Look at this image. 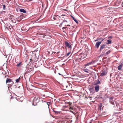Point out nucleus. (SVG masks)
I'll return each instance as SVG.
<instances>
[{"label": "nucleus", "mask_w": 123, "mask_h": 123, "mask_svg": "<svg viewBox=\"0 0 123 123\" xmlns=\"http://www.w3.org/2000/svg\"><path fill=\"white\" fill-rule=\"evenodd\" d=\"M85 71V72H87L86 71V70Z\"/></svg>", "instance_id": "obj_46"}, {"label": "nucleus", "mask_w": 123, "mask_h": 123, "mask_svg": "<svg viewBox=\"0 0 123 123\" xmlns=\"http://www.w3.org/2000/svg\"><path fill=\"white\" fill-rule=\"evenodd\" d=\"M113 97L109 98V102L111 104L113 105L114 104V101L113 99Z\"/></svg>", "instance_id": "obj_5"}, {"label": "nucleus", "mask_w": 123, "mask_h": 123, "mask_svg": "<svg viewBox=\"0 0 123 123\" xmlns=\"http://www.w3.org/2000/svg\"><path fill=\"white\" fill-rule=\"evenodd\" d=\"M11 21H12L14 23H15L16 22V20L14 19L11 18Z\"/></svg>", "instance_id": "obj_17"}, {"label": "nucleus", "mask_w": 123, "mask_h": 123, "mask_svg": "<svg viewBox=\"0 0 123 123\" xmlns=\"http://www.w3.org/2000/svg\"><path fill=\"white\" fill-rule=\"evenodd\" d=\"M68 104L69 105H71L72 104V103L68 102Z\"/></svg>", "instance_id": "obj_29"}, {"label": "nucleus", "mask_w": 123, "mask_h": 123, "mask_svg": "<svg viewBox=\"0 0 123 123\" xmlns=\"http://www.w3.org/2000/svg\"><path fill=\"white\" fill-rule=\"evenodd\" d=\"M77 77L76 76H73V77L72 78L73 79H74V81H78V80H79L77 79L78 78H77Z\"/></svg>", "instance_id": "obj_9"}, {"label": "nucleus", "mask_w": 123, "mask_h": 123, "mask_svg": "<svg viewBox=\"0 0 123 123\" xmlns=\"http://www.w3.org/2000/svg\"><path fill=\"white\" fill-rule=\"evenodd\" d=\"M21 62H20L19 63L17 64L16 65V66L17 67H19L21 65H22V64H21Z\"/></svg>", "instance_id": "obj_18"}, {"label": "nucleus", "mask_w": 123, "mask_h": 123, "mask_svg": "<svg viewBox=\"0 0 123 123\" xmlns=\"http://www.w3.org/2000/svg\"><path fill=\"white\" fill-rule=\"evenodd\" d=\"M93 87L95 88V91L96 92H98L100 89L99 86L97 84H95Z\"/></svg>", "instance_id": "obj_2"}, {"label": "nucleus", "mask_w": 123, "mask_h": 123, "mask_svg": "<svg viewBox=\"0 0 123 123\" xmlns=\"http://www.w3.org/2000/svg\"><path fill=\"white\" fill-rule=\"evenodd\" d=\"M107 73L105 71H102V73H101V74L100 75V76H104Z\"/></svg>", "instance_id": "obj_10"}, {"label": "nucleus", "mask_w": 123, "mask_h": 123, "mask_svg": "<svg viewBox=\"0 0 123 123\" xmlns=\"http://www.w3.org/2000/svg\"><path fill=\"white\" fill-rule=\"evenodd\" d=\"M122 6L123 7V1L122 2Z\"/></svg>", "instance_id": "obj_38"}, {"label": "nucleus", "mask_w": 123, "mask_h": 123, "mask_svg": "<svg viewBox=\"0 0 123 123\" xmlns=\"http://www.w3.org/2000/svg\"><path fill=\"white\" fill-rule=\"evenodd\" d=\"M90 92L92 94H93L95 92V90L93 87H92L89 89Z\"/></svg>", "instance_id": "obj_7"}, {"label": "nucleus", "mask_w": 123, "mask_h": 123, "mask_svg": "<svg viewBox=\"0 0 123 123\" xmlns=\"http://www.w3.org/2000/svg\"><path fill=\"white\" fill-rule=\"evenodd\" d=\"M85 123H86L85 122Z\"/></svg>", "instance_id": "obj_47"}, {"label": "nucleus", "mask_w": 123, "mask_h": 123, "mask_svg": "<svg viewBox=\"0 0 123 123\" xmlns=\"http://www.w3.org/2000/svg\"><path fill=\"white\" fill-rule=\"evenodd\" d=\"M54 112L56 114H59L60 113V112L59 111H54Z\"/></svg>", "instance_id": "obj_26"}, {"label": "nucleus", "mask_w": 123, "mask_h": 123, "mask_svg": "<svg viewBox=\"0 0 123 123\" xmlns=\"http://www.w3.org/2000/svg\"><path fill=\"white\" fill-rule=\"evenodd\" d=\"M23 15H21L17 18L16 20H17L18 22H19L23 18Z\"/></svg>", "instance_id": "obj_4"}, {"label": "nucleus", "mask_w": 123, "mask_h": 123, "mask_svg": "<svg viewBox=\"0 0 123 123\" xmlns=\"http://www.w3.org/2000/svg\"><path fill=\"white\" fill-rule=\"evenodd\" d=\"M66 15H63V14H62V15L61 16H59V18H61V16H66Z\"/></svg>", "instance_id": "obj_32"}, {"label": "nucleus", "mask_w": 123, "mask_h": 123, "mask_svg": "<svg viewBox=\"0 0 123 123\" xmlns=\"http://www.w3.org/2000/svg\"><path fill=\"white\" fill-rule=\"evenodd\" d=\"M86 98V97H85V98ZM86 98H87V97H86Z\"/></svg>", "instance_id": "obj_45"}, {"label": "nucleus", "mask_w": 123, "mask_h": 123, "mask_svg": "<svg viewBox=\"0 0 123 123\" xmlns=\"http://www.w3.org/2000/svg\"><path fill=\"white\" fill-rule=\"evenodd\" d=\"M64 29H65V27H63V28H62V29L63 30H64Z\"/></svg>", "instance_id": "obj_36"}, {"label": "nucleus", "mask_w": 123, "mask_h": 123, "mask_svg": "<svg viewBox=\"0 0 123 123\" xmlns=\"http://www.w3.org/2000/svg\"><path fill=\"white\" fill-rule=\"evenodd\" d=\"M71 17L73 19L75 18H74V17L72 16H71Z\"/></svg>", "instance_id": "obj_34"}, {"label": "nucleus", "mask_w": 123, "mask_h": 123, "mask_svg": "<svg viewBox=\"0 0 123 123\" xmlns=\"http://www.w3.org/2000/svg\"><path fill=\"white\" fill-rule=\"evenodd\" d=\"M74 20L76 23H78V21L77 20L76 18H75L74 19Z\"/></svg>", "instance_id": "obj_25"}, {"label": "nucleus", "mask_w": 123, "mask_h": 123, "mask_svg": "<svg viewBox=\"0 0 123 123\" xmlns=\"http://www.w3.org/2000/svg\"><path fill=\"white\" fill-rule=\"evenodd\" d=\"M6 76H5V78H6Z\"/></svg>", "instance_id": "obj_42"}, {"label": "nucleus", "mask_w": 123, "mask_h": 123, "mask_svg": "<svg viewBox=\"0 0 123 123\" xmlns=\"http://www.w3.org/2000/svg\"><path fill=\"white\" fill-rule=\"evenodd\" d=\"M93 63L92 62H91L85 65V66H86L91 65Z\"/></svg>", "instance_id": "obj_16"}, {"label": "nucleus", "mask_w": 123, "mask_h": 123, "mask_svg": "<svg viewBox=\"0 0 123 123\" xmlns=\"http://www.w3.org/2000/svg\"><path fill=\"white\" fill-rule=\"evenodd\" d=\"M67 28V27H65V29H66V28Z\"/></svg>", "instance_id": "obj_41"}, {"label": "nucleus", "mask_w": 123, "mask_h": 123, "mask_svg": "<svg viewBox=\"0 0 123 123\" xmlns=\"http://www.w3.org/2000/svg\"><path fill=\"white\" fill-rule=\"evenodd\" d=\"M112 38V37L111 36H110L108 38Z\"/></svg>", "instance_id": "obj_33"}, {"label": "nucleus", "mask_w": 123, "mask_h": 123, "mask_svg": "<svg viewBox=\"0 0 123 123\" xmlns=\"http://www.w3.org/2000/svg\"><path fill=\"white\" fill-rule=\"evenodd\" d=\"M59 52H59V51L58 52H57V54H58V53H59Z\"/></svg>", "instance_id": "obj_40"}, {"label": "nucleus", "mask_w": 123, "mask_h": 123, "mask_svg": "<svg viewBox=\"0 0 123 123\" xmlns=\"http://www.w3.org/2000/svg\"><path fill=\"white\" fill-rule=\"evenodd\" d=\"M71 53V52H68L66 55L67 56H68Z\"/></svg>", "instance_id": "obj_27"}, {"label": "nucleus", "mask_w": 123, "mask_h": 123, "mask_svg": "<svg viewBox=\"0 0 123 123\" xmlns=\"http://www.w3.org/2000/svg\"><path fill=\"white\" fill-rule=\"evenodd\" d=\"M16 103H18V102L17 101V100H16Z\"/></svg>", "instance_id": "obj_35"}, {"label": "nucleus", "mask_w": 123, "mask_h": 123, "mask_svg": "<svg viewBox=\"0 0 123 123\" xmlns=\"http://www.w3.org/2000/svg\"><path fill=\"white\" fill-rule=\"evenodd\" d=\"M12 82L11 79L7 78V80L6 81V83L10 82Z\"/></svg>", "instance_id": "obj_11"}, {"label": "nucleus", "mask_w": 123, "mask_h": 123, "mask_svg": "<svg viewBox=\"0 0 123 123\" xmlns=\"http://www.w3.org/2000/svg\"><path fill=\"white\" fill-rule=\"evenodd\" d=\"M20 11L21 12L26 13V11L24 9H20Z\"/></svg>", "instance_id": "obj_14"}, {"label": "nucleus", "mask_w": 123, "mask_h": 123, "mask_svg": "<svg viewBox=\"0 0 123 123\" xmlns=\"http://www.w3.org/2000/svg\"><path fill=\"white\" fill-rule=\"evenodd\" d=\"M67 26H70V25H67Z\"/></svg>", "instance_id": "obj_39"}, {"label": "nucleus", "mask_w": 123, "mask_h": 123, "mask_svg": "<svg viewBox=\"0 0 123 123\" xmlns=\"http://www.w3.org/2000/svg\"><path fill=\"white\" fill-rule=\"evenodd\" d=\"M102 39H104L103 38H99L97 40H95V41H97L98 40H101V41L102 40Z\"/></svg>", "instance_id": "obj_23"}, {"label": "nucleus", "mask_w": 123, "mask_h": 123, "mask_svg": "<svg viewBox=\"0 0 123 123\" xmlns=\"http://www.w3.org/2000/svg\"><path fill=\"white\" fill-rule=\"evenodd\" d=\"M66 86V87H67V86Z\"/></svg>", "instance_id": "obj_43"}, {"label": "nucleus", "mask_w": 123, "mask_h": 123, "mask_svg": "<svg viewBox=\"0 0 123 123\" xmlns=\"http://www.w3.org/2000/svg\"><path fill=\"white\" fill-rule=\"evenodd\" d=\"M65 44L66 46L68 48H71V45L68 42H65Z\"/></svg>", "instance_id": "obj_6"}, {"label": "nucleus", "mask_w": 123, "mask_h": 123, "mask_svg": "<svg viewBox=\"0 0 123 123\" xmlns=\"http://www.w3.org/2000/svg\"><path fill=\"white\" fill-rule=\"evenodd\" d=\"M108 43H107V44H111V41L110 40H108Z\"/></svg>", "instance_id": "obj_21"}, {"label": "nucleus", "mask_w": 123, "mask_h": 123, "mask_svg": "<svg viewBox=\"0 0 123 123\" xmlns=\"http://www.w3.org/2000/svg\"><path fill=\"white\" fill-rule=\"evenodd\" d=\"M101 46L100 48V51H101L102 49L105 48V45L104 44H103L101 45Z\"/></svg>", "instance_id": "obj_12"}, {"label": "nucleus", "mask_w": 123, "mask_h": 123, "mask_svg": "<svg viewBox=\"0 0 123 123\" xmlns=\"http://www.w3.org/2000/svg\"><path fill=\"white\" fill-rule=\"evenodd\" d=\"M110 52V50H109V51H108L106 53L107 54H109Z\"/></svg>", "instance_id": "obj_31"}, {"label": "nucleus", "mask_w": 123, "mask_h": 123, "mask_svg": "<svg viewBox=\"0 0 123 123\" xmlns=\"http://www.w3.org/2000/svg\"><path fill=\"white\" fill-rule=\"evenodd\" d=\"M20 77H19V78H18L16 79V82L17 83L18 82H19V81L20 80Z\"/></svg>", "instance_id": "obj_19"}, {"label": "nucleus", "mask_w": 123, "mask_h": 123, "mask_svg": "<svg viewBox=\"0 0 123 123\" xmlns=\"http://www.w3.org/2000/svg\"><path fill=\"white\" fill-rule=\"evenodd\" d=\"M89 98H91V97H88Z\"/></svg>", "instance_id": "obj_44"}, {"label": "nucleus", "mask_w": 123, "mask_h": 123, "mask_svg": "<svg viewBox=\"0 0 123 123\" xmlns=\"http://www.w3.org/2000/svg\"><path fill=\"white\" fill-rule=\"evenodd\" d=\"M122 64H121L119 65L118 67V70H121L122 69Z\"/></svg>", "instance_id": "obj_15"}, {"label": "nucleus", "mask_w": 123, "mask_h": 123, "mask_svg": "<svg viewBox=\"0 0 123 123\" xmlns=\"http://www.w3.org/2000/svg\"><path fill=\"white\" fill-rule=\"evenodd\" d=\"M104 40V39H102V40L100 42H97L95 44V46L97 48H98L100 44Z\"/></svg>", "instance_id": "obj_3"}, {"label": "nucleus", "mask_w": 123, "mask_h": 123, "mask_svg": "<svg viewBox=\"0 0 123 123\" xmlns=\"http://www.w3.org/2000/svg\"><path fill=\"white\" fill-rule=\"evenodd\" d=\"M85 58V56H84V55H83L82 56H81V57L79 58V59H78V61H81V59H84Z\"/></svg>", "instance_id": "obj_13"}, {"label": "nucleus", "mask_w": 123, "mask_h": 123, "mask_svg": "<svg viewBox=\"0 0 123 123\" xmlns=\"http://www.w3.org/2000/svg\"><path fill=\"white\" fill-rule=\"evenodd\" d=\"M41 96H42V98L43 99L45 97V95L44 94H41Z\"/></svg>", "instance_id": "obj_22"}, {"label": "nucleus", "mask_w": 123, "mask_h": 123, "mask_svg": "<svg viewBox=\"0 0 123 123\" xmlns=\"http://www.w3.org/2000/svg\"><path fill=\"white\" fill-rule=\"evenodd\" d=\"M2 6H3V10H5L6 8L5 5H2Z\"/></svg>", "instance_id": "obj_24"}, {"label": "nucleus", "mask_w": 123, "mask_h": 123, "mask_svg": "<svg viewBox=\"0 0 123 123\" xmlns=\"http://www.w3.org/2000/svg\"><path fill=\"white\" fill-rule=\"evenodd\" d=\"M100 83V81L99 80L97 81V82H96L97 84H99Z\"/></svg>", "instance_id": "obj_28"}, {"label": "nucleus", "mask_w": 123, "mask_h": 123, "mask_svg": "<svg viewBox=\"0 0 123 123\" xmlns=\"http://www.w3.org/2000/svg\"><path fill=\"white\" fill-rule=\"evenodd\" d=\"M63 22H62L61 24H60V25H62V24H63Z\"/></svg>", "instance_id": "obj_37"}, {"label": "nucleus", "mask_w": 123, "mask_h": 123, "mask_svg": "<svg viewBox=\"0 0 123 123\" xmlns=\"http://www.w3.org/2000/svg\"><path fill=\"white\" fill-rule=\"evenodd\" d=\"M85 50L86 51V52L87 51V52H86V56L88 55V57H88V55L90 54V52L89 51H88V50L87 49H86V50Z\"/></svg>", "instance_id": "obj_8"}, {"label": "nucleus", "mask_w": 123, "mask_h": 123, "mask_svg": "<svg viewBox=\"0 0 123 123\" xmlns=\"http://www.w3.org/2000/svg\"><path fill=\"white\" fill-rule=\"evenodd\" d=\"M67 22V21L66 20H65V19H64V20H63V22Z\"/></svg>", "instance_id": "obj_30"}, {"label": "nucleus", "mask_w": 123, "mask_h": 123, "mask_svg": "<svg viewBox=\"0 0 123 123\" xmlns=\"http://www.w3.org/2000/svg\"><path fill=\"white\" fill-rule=\"evenodd\" d=\"M40 98L38 96H36L34 97L33 98V103L34 105H36L38 103L39 100Z\"/></svg>", "instance_id": "obj_1"}, {"label": "nucleus", "mask_w": 123, "mask_h": 123, "mask_svg": "<svg viewBox=\"0 0 123 123\" xmlns=\"http://www.w3.org/2000/svg\"><path fill=\"white\" fill-rule=\"evenodd\" d=\"M28 70H27V72H28V73L30 72L31 71V69L30 68H28Z\"/></svg>", "instance_id": "obj_20"}]
</instances>
